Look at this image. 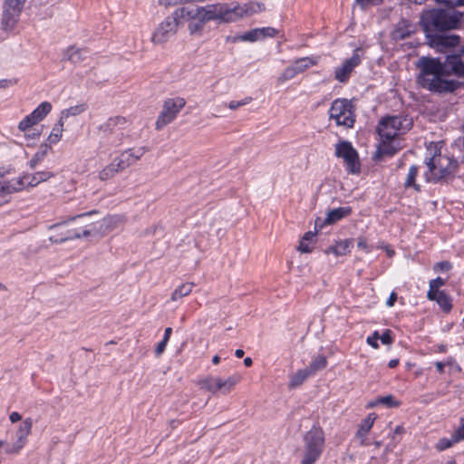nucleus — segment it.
Here are the masks:
<instances>
[{"instance_id": "37998d69", "label": "nucleus", "mask_w": 464, "mask_h": 464, "mask_svg": "<svg viewBox=\"0 0 464 464\" xmlns=\"http://www.w3.org/2000/svg\"><path fill=\"white\" fill-rule=\"evenodd\" d=\"M240 39L245 42H255L260 39V34L258 33V28L252 29L243 35L240 36Z\"/></svg>"}, {"instance_id": "c9c22d12", "label": "nucleus", "mask_w": 464, "mask_h": 464, "mask_svg": "<svg viewBox=\"0 0 464 464\" xmlns=\"http://www.w3.org/2000/svg\"><path fill=\"white\" fill-rule=\"evenodd\" d=\"M49 149L50 146L47 143H44L40 146L39 150L29 161V166L31 169H34L44 160Z\"/></svg>"}, {"instance_id": "680f3d73", "label": "nucleus", "mask_w": 464, "mask_h": 464, "mask_svg": "<svg viewBox=\"0 0 464 464\" xmlns=\"http://www.w3.org/2000/svg\"><path fill=\"white\" fill-rule=\"evenodd\" d=\"M223 380L220 378H215V393L223 390Z\"/></svg>"}, {"instance_id": "c756f323", "label": "nucleus", "mask_w": 464, "mask_h": 464, "mask_svg": "<svg viewBox=\"0 0 464 464\" xmlns=\"http://www.w3.org/2000/svg\"><path fill=\"white\" fill-rule=\"evenodd\" d=\"M419 167L416 165H412L410 167L409 172L407 174L404 187L406 188H413L416 191H420V186L416 183V178L419 174Z\"/></svg>"}, {"instance_id": "de8ad7c7", "label": "nucleus", "mask_w": 464, "mask_h": 464, "mask_svg": "<svg viewBox=\"0 0 464 464\" xmlns=\"http://www.w3.org/2000/svg\"><path fill=\"white\" fill-rule=\"evenodd\" d=\"M202 388L215 393V378L208 377L200 382Z\"/></svg>"}, {"instance_id": "cd10ccee", "label": "nucleus", "mask_w": 464, "mask_h": 464, "mask_svg": "<svg viewBox=\"0 0 464 464\" xmlns=\"http://www.w3.org/2000/svg\"><path fill=\"white\" fill-rule=\"evenodd\" d=\"M123 169L118 166V160L115 158L111 163L107 165L99 173V178L101 180H108L115 176L116 173L122 171Z\"/></svg>"}, {"instance_id": "412c9836", "label": "nucleus", "mask_w": 464, "mask_h": 464, "mask_svg": "<svg viewBox=\"0 0 464 464\" xmlns=\"http://www.w3.org/2000/svg\"><path fill=\"white\" fill-rule=\"evenodd\" d=\"M351 212L352 208L350 207H340L337 208L331 209L328 211L327 216L324 220H321V218H317L315 220V227H322L324 225L334 224L337 221L350 215Z\"/></svg>"}, {"instance_id": "603ef678", "label": "nucleus", "mask_w": 464, "mask_h": 464, "mask_svg": "<svg viewBox=\"0 0 464 464\" xmlns=\"http://www.w3.org/2000/svg\"><path fill=\"white\" fill-rule=\"evenodd\" d=\"M196 2V0H160V4L165 6L175 5L179 4H188Z\"/></svg>"}, {"instance_id": "72a5a7b5", "label": "nucleus", "mask_w": 464, "mask_h": 464, "mask_svg": "<svg viewBox=\"0 0 464 464\" xmlns=\"http://www.w3.org/2000/svg\"><path fill=\"white\" fill-rule=\"evenodd\" d=\"M310 376H312V374L308 372V370L306 368L298 370L291 377L289 385L292 388L298 387Z\"/></svg>"}, {"instance_id": "69168bd1", "label": "nucleus", "mask_w": 464, "mask_h": 464, "mask_svg": "<svg viewBox=\"0 0 464 464\" xmlns=\"http://www.w3.org/2000/svg\"><path fill=\"white\" fill-rule=\"evenodd\" d=\"M445 366H446V363H444L442 362H435V367H436L437 371L440 373H443L444 372Z\"/></svg>"}, {"instance_id": "a19ab883", "label": "nucleus", "mask_w": 464, "mask_h": 464, "mask_svg": "<svg viewBox=\"0 0 464 464\" xmlns=\"http://www.w3.org/2000/svg\"><path fill=\"white\" fill-rule=\"evenodd\" d=\"M458 441H455V437L453 436V434L451 435V438L450 439H447V438H442L439 440V442L437 443V446L436 448L439 450H445L449 448H450L453 444L457 443Z\"/></svg>"}, {"instance_id": "c85d7f7f", "label": "nucleus", "mask_w": 464, "mask_h": 464, "mask_svg": "<svg viewBox=\"0 0 464 464\" xmlns=\"http://www.w3.org/2000/svg\"><path fill=\"white\" fill-rule=\"evenodd\" d=\"M351 243L352 242L350 240L340 241L335 245L329 246L325 250V254H334L336 256H344L349 252Z\"/></svg>"}, {"instance_id": "09e8293b", "label": "nucleus", "mask_w": 464, "mask_h": 464, "mask_svg": "<svg viewBox=\"0 0 464 464\" xmlns=\"http://www.w3.org/2000/svg\"><path fill=\"white\" fill-rule=\"evenodd\" d=\"M258 33L260 34V39H264L266 37H272L276 34V30L273 27H263L258 28Z\"/></svg>"}, {"instance_id": "13d9d810", "label": "nucleus", "mask_w": 464, "mask_h": 464, "mask_svg": "<svg viewBox=\"0 0 464 464\" xmlns=\"http://www.w3.org/2000/svg\"><path fill=\"white\" fill-rule=\"evenodd\" d=\"M167 343H168V342L163 339L161 340V342H160L158 343L156 350H155V353L157 356L160 355L164 352Z\"/></svg>"}, {"instance_id": "bf43d9fd", "label": "nucleus", "mask_w": 464, "mask_h": 464, "mask_svg": "<svg viewBox=\"0 0 464 464\" xmlns=\"http://www.w3.org/2000/svg\"><path fill=\"white\" fill-rule=\"evenodd\" d=\"M357 246H358V248H361L367 253H369L371 251V247L368 246L367 241L364 238H359Z\"/></svg>"}, {"instance_id": "a18cd8bd", "label": "nucleus", "mask_w": 464, "mask_h": 464, "mask_svg": "<svg viewBox=\"0 0 464 464\" xmlns=\"http://www.w3.org/2000/svg\"><path fill=\"white\" fill-rule=\"evenodd\" d=\"M204 24H205L204 22L197 20V22H195V23H190L188 26V29L190 34H200L203 30Z\"/></svg>"}, {"instance_id": "e433bc0d", "label": "nucleus", "mask_w": 464, "mask_h": 464, "mask_svg": "<svg viewBox=\"0 0 464 464\" xmlns=\"http://www.w3.org/2000/svg\"><path fill=\"white\" fill-rule=\"evenodd\" d=\"M298 73L295 69L291 65L287 66L277 78L278 83H284L289 80L294 79Z\"/></svg>"}, {"instance_id": "423d86ee", "label": "nucleus", "mask_w": 464, "mask_h": 464, "mask_svg": "<svg viewBox=\"0 0 464 464\" xmlns=\"http://www.w3.org/2000/svg\"><path fill=\"white\" fill-rule=\"evenodd\" d=\"M304 458L301 464H314L321 457L324 448V432L317 425H314L304 435Z\"/></svg>"}, {"instance_id": "3c124183", "label": "nucleus", "mask_w": 464, "mask_h": 464, "mask_svg": "<svg viewBox=\"0 0 464 464\" xmlns=\"http://www.w3.org/2000/svg\"><path fill=\"white\" fill-rule=\"evenodd\" d=\"M451 267H452V266H451L450 262L441 261V262H438L435 264L434 270L435 271H449L450 269H451Z\"/></svg>"}, {"instance_id": "5701e85b", "label": "nucleus", "mask_w": 464, "mask_h": 464, "mask_svg": "<svg viewBox=\"0 0 464 464\" xmlns=\"http://www.w3.org/2000/svg\"><path fill=\"white\" fill-rule=\"evenodd\" d=\"M52 177H53V174L50 171H38L33 175L25 174L18 179H22L24 180V188H25L26 187H34L43 181H46Z\"/></svg>"}, {"instance_id": "6e6552de", "label": "nucleus", "mask_w": 464, "mask_h": 464, "mask_svg": "<svg viewBox=\"0 0 464 464\" xmlns=\"http://www.w3.org/2000/svg\"><path fill=\"white\" fill-rule=\"evenodd\" d=\"M127 119L123 116L110 117L106 121L98 126V135L112 147L122 143Z\"/></svg>"}, {"instance_id": "393cba45", "label": "nucleus", "mask_w": 464, "mask_h": 464, "mask_svg": "<svg viewBox=\"0 0 464 464\" xmlns=\"http://www.w3.org/2000/svg\"><path fill=\"white\" fill-rule=\"evenodd\" d=\"M434 295H435L434 299H429V300L435 301L444 313L449 314L452 309L451 296L449 294H447L445 291L435 293Z\"/></svg>"}, {"instance_id": "f3484780", "label": "nucleus", "mask_w": 464, "mask_h": 464, "mask_svg": "<svg viewBox=\"0 0 464 464\" xmlns=\"http://www.w3.org/2000/svg\"><path fill=\"white\" fill-rule=\"evenodd\" d=\"M91 214V212L83 213L65 221L66 230L68 233V240H73L76 238H80L82 237H88L91 235L92 231L87 227V226H78L76 223V219H82Z\"/></svg>"}, {"instance_id": "774afa93", "label": "nucleus", "mask_w": 464, "mask_h": 464, "mask_svg": "<svg viewBox=\"0 0 464 464\" xmlns=\"http://www.w3.org/2000/svg\"><path fill=\"white\" fill-rule=\"evenodd\" d=\"M171 333L172 329L170 327H167L164 332L163 340L169 342Z\"/></svg>"}, {"instance_id": "20e7f679", "label": "nucleus", "mask_w": 464, "mask_h": 464, "mask_svg": "<svg viewBox=\"0 0 464 464\" xmlns=\"http://www.w3.org/2000/svg\"><path fill=\"white\" fill-rule=\"evenodd\" d=\"M413 120L406 114H398L383 117L377 126V132L385 141L394 140L398 135L403 134L411 129Z\"/></svg>"}, {"instance_id": "e2e57ef3", "label": "nucleus", "mask_w": 464, "mask_h": 464, "mask_svg": "<svg viewBox=\"0 0 464 464\" xmlns=\"http://www.w3.org/2000/svg\"><path fill=\"white\" fill-rule=\"evenodd\" d=\"M9 419L11 422L14 423L22 420V415L16 411H14L10 414Z\"/></svg>"}, {"instance_id": "c03bdc74", "label": "nucleus", "mask_w": 464, "mask_h": 464, "mask_svg": "<svg viewBox=\"0 0 464 464\" xmlns=\"http://www.w3.org/2000/svg\"><path fill=\"white\" fill-rule=\"evenodd\" d=\"M416 4H422L426 0H413ZM440 4H443L450 7L464 5V0H436Z\"/></svg>"}, {"instance_id": "864d4df0", "label": "nucleus", "mask_w": 464, "mask_h": 464, "mask_svg": "<svg viewBox=\"0 0 464 464\" xmlns=\"http://www.w3.org/2000/svg\"><path fill=\"white\" fill-rule=\"evenodd\" d=\"M379 333L375 331L371 336L367 338V343L372 348H378Z\"/></svg>"}, {"instance_id": "dca6fc26", "label": "nucleus", "mask_w": 464, "mask_h": 464, "mask_svg": "<svg viewBox=\"0 0 464 464\" xmlns=\"http://www.w3.org/2000/svg\"><path fill=\"white\" fill-rule=\"evenodd\" d=\"M22 179L4 180V174L0 172V206L9 202L11 195L24 189Z\"/></svg>"}, {"instance_id": "9d476101", "label": "nucleus", "mask_w": 464, "mask_h": 464, "mask_svg": "<svg viewBox=\"0 0 464 464\" xmlns=\"http://www.w3.org/2000/svg\"><path fill=\"white\" fill-rule=\"evenodd\" d=\"M186 101L184 98L176 97L164 101L162 111H160L156 123V130H160L165 126L172 122L179 112L185 107Z\"/></svg>"}, {"instance_id": "338daca9", "label": "nucleus", "mask_w": 464, "mask_h": 464, "mask_svg": "<svg viewBox=\"0 0 464 464\" xmlns=\"http://www.w3.org/2000/svg\"><path fill=\"white\" fill-rule=\"evenodd\" d=\"M315 236V233L312 232V231H308L306 232L304 237H302L303 240L304 241H309L311 240Z\"/></svg>"}, {"instance_id": "052dcab7", "label": "nucleus", "mask_w": 464, "mask_h": 464, "mask_svg": "<svg viewBox=\"0 0 464 464\" xmlns=\"http://www.w3.org/2000/svg\"><path fill=\"white\" fill-rule=\"evenodd\" d=\"M396 300H397V294H396L395 292H392V293L390 295V296H389V298L387 299V301H386V304H387V306H389V307L393 306V305H394V304H395V302H396Z\"/></svg>"}, {"instance_id": "49530a36", "label": "nucleus", "mask_w": 464, "mask_h": 464, "mask_svg": "<svg viewBox=\"0 0 464 464\" xmlns=\"http://www.w3.org/2000/svg\"><path fill=\"white\" fill-rule=\"evenodd\" d=\"M382 1L383 0H355V4L364 10L370 6L378 5L382 4Z\"/></svg>"}, {"instance_id": "4d7b16f0", "label": "nucleus", "mask_w": 464, "mask_h": 464, "mask_svg": "<svg viewBox=\"0 0 464 464\" xmlns=\"http://www.w3.org/2000/svg\"><path fill=\"white\" fill-rule=\"evenodd\" d=\"M63 121L62 118L58 121V122L53 126L52 132L57 133V135L62 137L63 130Z\"/></svg>"}, {"instance_id": "f03ea898", "label": "nucleus", "mask_w": 464, "mask_h": 464, "mask_svg": "<svg viewBox=\"0 0 464 464\" xmlns=\"http://www.w3.org/2000/svg\"><path fill=\"white\" fill-rule=\"evenodd\" d=\"M461 19L462 14L456 11L430 9L421 14L420 24L428 36L457 28Z\"/></svg>"}, {"instance_id": "6ab92c4d", "label": "nucleus", "mask_w": 464, "mask_h": 464, "mask_svg": "<svg viewBox=\"0 0 464 464\" xmlns=\"http://www.w3.org/2000/svg\"><path fill=\"white\" fill-rule=\"evenodd\" d=\"M146 151L147 149L145 147L128 149L124 150L116 158L118 160V166L124 170L139 160Z\"/></svg>"}, {"instance_id": "1a4fd4ad", "label": "nucleus", "mask_w": 464, "mask_h": 464, "mask_svg": "<svg viewBox=\"0 0 464 464\" xmlns=\"http://www.w3.org/2000/svg\"><path fill=\"white\" fill-rule=\"evenodd\" d=\"M330 119L335 121L338 126L353 128L355 122L353 106L347 99H336L332 102L329 110Z\"/></svg>"}, {"instance_id": "f704fd0d", "label": "nucleus", "mask_w": 464, "mask_h": 464, "mask_svg": "<svg viewBox=\"0 0 464 464\" xmlns=\"http://www.w3.org/2000/svg\"><path fill=\"white\" fill-rule=\"evenodd\" d=\"M327 365L326 357L324 355H319L312 360L309 366L306 367L308 372L314 375L316 372L323 370Z\"/></svg>"}, {"instance_id": "f257e3e1", "label": "nucleus", "mask_w": 464, "mask_h": 464, "mask_svg": "<svg viewBox=\"0 0 464 464\" xmlns=\"http://www.w3.org/2000/svg\"><path fill=\"white\" fill-rule=\"evenodd\" d=\"M416 67L419 71L416 82L420 88L435 94L452 93L461 86V83L448 77H464V50L447 53L444 61L421 56Z\"/></svg>"}, {"instance_id": "4468645a", "label": "nucleus", "mask_w": 464, "mask_h": 464, "mask_svg": "<svg viewBox=\"0 0 464 464\" xmlns=\"http://www.w3.org/2000/svg\"><path fill=\"white\" fill-rule=\"evenodd\" d=\"M428 44L441 53H448L450 48H456L450 53L456 50L460 49L462 46L458 47L459 44L460 37L457 34H447L444 33H437L434 34H428L426 36Z\"/></svg>"}, {"instance_id": "bb28decb", "label": "nucleus", "mask_w": 464, "mask_h": 464, "mask_svg": "<svg viewBox=\"0 0 464 464\" xmlns=\"http://www.w3.org/2000/svg\"><path fill=\"white\" fill-rule=\"evenodd\" d=\"M87 53L85 49L71 46L66 50L64 57L72 63H79L85 59Z\"/></svg>"}, {"instance_id": "ea45409f", "label": "nucleus", "mask_w": 464, "mask_h": 464, "mask_svg": "<svg viewBox=\"0 0 464 464\" xmlns=\"http://www.w3.org/2000/svg\"><path fill=\"white\" fill-rule=\"evenodd\" d=\"M378 401L380 402V404H382L387 408H396L399 407L401 404V402L399 401H396L394 396L392 394L383 397H379Z\"/></svg>"}, {"instance_id": "b1692460", "label": "nucleus", "mask_w": 464, "mask_h": 464, "mask_svg": "<svg viewBox=\"0 0 464 464\" xmlns=\"http://www.w3.org/2000/svg\"><path fill=\"white\" fill-rule=\"evenodd\" d=\"M49 229L53 232L49 237V240L52 243L62 244L68 241L65 221L52 225L49 227Z\"/></svg>"}, {"instance_id": "6e6d98bb", "label": "nucleus", "mask_w": 464, "mask_h": 464, "mask_svg": "<svg viewBox=\"0 0 464 464\" xmlns=\"http://www.w3.org/2000/svg\"><path fill=\"white\" fill-rule=\"evenodd\" d=\"M297 249L302 253H310L313 248L310 246L308 241L301 239Z\"/></svg>"}, {"instance_id": "4be33fe9", "label": "nucleus", "mask_w": 464, "mask_h": 464, "mask_svg": "<svg viewBox=\"0 0 464 464\" xmlns=\"http://www.w3.org/2000/svg\"><path fill=\"white\" fill-rule=\"evenodd\" d=\"M376 416L374 413H370L359 425L356 437L360 439V444L362 446H368L369 442L367 441V435L370 432Z\"/></svg>"}, {"instance_id": "0e129e2a", "label": "nucleus", "mask_w": 464, "mask_h": 464, "mask_svg": "<svg viewBox=\"0 0 464 464\" xmlns=\"http://www.w3.org/2000/svg\"><path fill=\"white\" fill-rule=\"evenodd\" d=\"M60 139H61V136L57 135V133L51 132L50 135L48 136L47 140L50 143H56L60 140Z\"/></svg>"}, {"instance_id": "2eb2a0df", "label": "nucleus", "mask_w": 464, "mask_h": 464, "mask_svg": "<svg viewBox=\"0 0 464 464\" xmlns=\"http://www.w3.org/2000/svg\"><path fill=\"white\" fill-rule=\"evenodd\" d=\"M32 427L33 420L31 418H26L23 420L16 431V440L11 447L5 449L6 454H18L20 452L27 442V438L31 433Z\"/></svg>"}, {"instance_id": "ddd939ff", "label": "nucleus", "mask_w": 464, "mask_h": 464, "mask_svg": "<svg viewBox=\"0 0 464 464\" xmlns=\"http://www.w3.org/2000/svg\"><path fill=\"white\" fill-rule=\"evenodd\" d=\"M24 3L21 0H5L1 19L3 30L9 32L14 28Z\"/></svg>"}, {"instance_id": "5fc2aeb1", "label": "nucleus", "mask_w": 464, "mask_h": 464, "mask_svg": "<svg viewBox=\"0 0 464 464\" xmlns=\"http://www.w3.org/2000/svg\"><path fill=\"white\" fill-rule=\"evenodd\" d=\"M379 339L383 344H391L392 343V337L391 335V331L386 330L380 336Z\"/></svg>"}, {"instance_id": "473e14b6", "label": "nucleus", "mask_w": 464, "mask_h": 464, "mask_svg": "<svg viewBox=\"0 0 464 464\" xmlns=\"http://www.w3.org/2000/svg\"><path fill=\"white\" fill-rule=\"evenodd\" d=\"M445 284L446 280L441 278L440 276H438L435 279L430 280L429 283V291L427 293V298L434 299V294L438 292H442L443 290H440V288L445 285Z\"/></svg>"}, {"instance_id": "7ed1b4c3", "label": "nucleus", "mask_w": 464, "mask_h": 464, "mask_svg": "<svg viewBox=\"0 0 464 464\" xmlns=\"http://www.w3.org/2000/svg\"><path fill=\"white\" fill-rule=\"evenodd\" d=\"M425 164L428 168L424 174L427 182L450 183L456 178L459 170L458 160L440 152L425 159Z\"/></svg>"}, {"instance_id": "2f4dec72", "label": "nucleus", "mask_w": 464, "mask_h": 464, "mask_svg": "<svg viewBox=\"0 0 464 464\" xmlns=\"http://www.w3.org/2000/svg\"><path fill=\"white\" fill-rule=\"evenodd\" d=\"M52 104L49 102L40 103L30 114L31 118L37 121V123L44 120V118L51 111Z\"/></svg>"}, {"instance_id": "7c9ffc66", "label": "nucleus", "mask_w": 464, "mask_h": 464, "mask_svg": "<svg viewBox=\"0 0 464 464\" xmlns=\"http://www.w3.org/2000/svg\"><path fill=\"white\" fill-rule=\"evenodd\" d=\"M194 283H184L177 287L171 294L170 300L176 302L182 297L188 295L194 287Z\"/></svg>"}, {"instance_id": "9b49d317", "label": "nucleus", "mask_w": 464, "mask_h": 464, "mask_svg": "<svg viewBox=\"0 0 464 464\" xmlns=\"http://www.w3.org/2000/svg\"><path fill=\"white\" fill-rule=\"evenodd\" d=\"M335 156L344 160L346 170L351 174H358L361 169L359 156L356 150L347 140L335 145Z\"/></svg>"}, {"instance_id": "8fccbe9b", "label": "nucleus", "mask_w": 464, "mask_h": 464, "mask_svg": "<svg viewBox=\"0 0 464 464\" xmlns=\"http://www.w3.org/2000/svg\"><path fill=\"white\" fill-rule=\"evenodd\" d=\"M453 436L455 437V441H460L464 440V419H460V426L453 432Z\"/></svg>"}, {"instance_id": "79ce46f5", "label": "nucleus", "mask_w": 464, "mask_h": 464, "mask_svg": "<svg viewBox=\"0 0 464 464\" xmlns=\"http://www.w3.org/2000/svg\"><path fill=\"white\" fill-rule=\"evenodd\" d=\"M36 123L37 121L34 118H31V114H29L23 121H20L18 128L22 131H26Z\"/></svg>"}, {"instance_id": "4c0bfd02", "label": "nucleus", "mask_w": 464, "mask_h": 464, "mask_svg": "<svg viewBox=\"0 0 464 464\" xmlns=\"http://www.w3.org/2000/svg\"><path fill=\"white\" fill-rule=\"evenodd\" d=\"M85 109H86V107L84 104L72 106V107L65 109L62 111L61 118L63 120V118L79 115L82 112H83L85 111Z\"/></svg>"}, {"instance_id": "39448f33", "label": "nucleus", "mask_w": 464, "mask_h": 464, "mask_svg": "<svg viewBox=\"0 0 464 464\" xmlns=\"http://www.w3.org/2000/svg\"><path fill=\"white\" fill-rule=\"evenodd\" d=\"M187 12L186 20H199L205 24L214 20L223 23L234 22L233 17H231L230 5L227 4L208 5L198 6L195 9L187 8Z\"/></svg>"}, {"instance_id": "58836bf2", "label": "nucleus", "mask_w": 464, "mask_h": 464, "mask_svg": "<svg viewBox=\"0 0 464 464\" xmlns=\"http://www.w3.org/2000/svg\"><path fill=\"white\" fill-rule=\"evenodd\" d=\"M240 381V377L237 376V375H233V376H230L228 377L227 379L226 380H223V390H222V393L223 394H227L232 389L233 387L238 383Z\"/></svg>"}, {"instance_id": "a878e982", "label": "nucleus", "mask_w": 464, "mask_h": 464, "mask_svg": "<svg viewBox=\"0 0 464 464\" xmlns=\"http://www.w3.org/2000/svg\"><path fill=\"white\" fill-rule=\"evenodd\" d=\"M318 57H302L295 60L292 63V66L295 69L296 72L299 74L308 68L314 66L318 63Z\"/></svg>"}, {"instance_id": "aec40b11", "label": "nucleus", "mask_w": 464, "mask_h": 464, "mask_svg": "<svg viewBox=\"0 0 464 464\" xmlns=\"http://www.w3.org/2000/svg\"><path fill=\"white\" fill-rule=\"evenodd\" d=\"M417 30L416 25L410 20L401 18L394 26L391 36L395 41L404 40L413 34Z\"/></svg>"}, {"instance_id": "0eeeda50", "label": "nucleus", "mask_w": 464, "mask_h": 464, "mask_svg": "<svg viewBox=\"0 0 464 464\" xmlns=\"http://www.w3.org/2000/svg\"><path fill=\"white\" fill-rule=\"evenodd\" d=\"M185 15H188L187 7L177 8L156 28L151 38L152 42L155 44H163L167 42L176 34L179 25L184 21H187Z\"/></svg>"}, {"instance_id": "f8f14e48", "label": "nucleus", "mask_w": 464, "mask_h": 464, "mask_svg": "<svg viewBox=\"0 0 464 464\" xmlns=\"http://www.w3.org/2000/svg\"><path fill=\"white\" fill-rule=\"evenodd\" d=\"M364 53L365 52L362 47H357L352 57L345 59L340 66L335 68V80L342 83L347 82L353 70L362 63Z\"/></svg>"}, {"instance_id": "a211bd4d", "label": "nucleus", "mask_w": 464, "mask_h": 464, "mask_svg": "<svg viewBox=\"0 0 464 464\" xmlns=\"http://www.w3.org/2000/svg\"><path fill=\"white\" fill-rule=\"evenodd\" d=\"M265 10V6L263 4L257 2H248L242 5H235L230 6V11L232 12L231 17H233L234 22L242 17L251 16L256 13H260Z\"/></svg>"}]
</instances>
